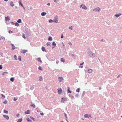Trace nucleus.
<instances>
[{
  "label": "nucleus",
  "mask_w": 122,
  "mask_h": 122,
  "mask_svg": "<svg viewBox=\"0 0 122 122\" xmlns=\"http://www.w3.org/2000/svg\"><path fill=\"white\" fill-rule=\"evenodd\" d=\"M89 56L92 57H94L95 56V55L94 53L91 51H89L88 53Z\"/></svg>",
  "instance_id": "obj_1"
},
{
  "label": "nucleus",
  "mask_w": 122,
  "mask_h": 122,
  "mask_svg": "<svg viewBox=\"0 0 122 122\" xmlns=\"http://www.w3.org/2000/svg\"><path fill=\"white\" fill-rule=\"evenodd\" d=\"M101 9L99 7H98L96 8L93 9V10L94 11H100Z\"/></svg>",
  "instance_id": "obj_2"
},
{
  "label": "nucleus",
  "mask_w": 122,
  "mask_h": 122,
  "mask_svg": "<svg viewBox=\"0 0 122 122\" xmlns=\"http://www.w3.org/2000/svg\"><path fill=\"white\" fill-rule=\"evenodd\" d=\"M67 100L66 98L65 97H62L61 99V101L62 102H64L65 101Z\"/></svg>",
  "instance_id": "obj_3"
},
{
  "label": "nucleus",
  "mask_w": 122,
  "mask_h": 122,
  "mask_svg": "<svg viewBox=\"0 0 122 122\" xmlns=\"http://www.w3.org/2000/svg\"><path fill=\"white\" fill-rule=\"evenodd\" d=\"M58 91L59 94H60L62 93V90L61 88H58Z\"/></svg>",
  "instance_id": "obj_4"
},
{
  "label": "nucleus",
  "mask_w": 122,
  "mask_h": 122,
  "mask_svg": "<svg viewBox=\"0 0 122 122\" xmlns=\"http://www.w3.org/2000/svg\"><path fill=\"white\" fill-rule=\"evenodd\" d=\"M122 14L121 13H120L119 14H116L115 15V16H116L117 18L120 15H121Z\"/></svg>",
  "instance_id": "obj_5"
},
{
  "label": "nucleus",
  "mask_w": 122,
  "mask_h": 122,
  "mask_svg": "<svg viewBox=\"0 0 122 122\" xmlns=\"http://www.w3.org/2000/svg\"><path fill=\"white\" fill-rule=\"evenodd\" d=\"M3 117L5 118V119L7 120H8L9 119V118L8 116L7 115H3Z\"/></svg>",
  "instance_id": "obj_6"
},
{
  "label": "nucleus",
  "mask_w": 122,
  "mask_h": 122,
  "mask_svg": "<svg viewBox=\"0 0 122 122\" xmlns=\"http://www.w3.org/2000/svg\"><path fill=\"white\" fill-rule=\"evenodd\" d=\"M58 80L59 82H61L63 80V78L62 77H58Z\"/></svg>",
  "instance_id": "obj_7"
},
{
  "label": "nucleus",
  "mask_w": 122,
  "mask_h": 122,
  "mask_svg": "<svg viewBox=\"0 0 122 122\" xmlns=\"http://www.w3.org/2000/svg\"><path fill=\"white\" fill-rule=\"evenodd\" d=\"M10 17L8 16L6 17L5 18V21H7L9 20H10Z\"/></svg>",
  "instance_id": "obj_8"
},
{
  "label": "nucleus",
  "mask_w": 122,
  "mask_h": 122,
  "mask_svg": "<svg viewBox=\"0 0 122 122\" xmlns=\"http://www.w3.org/2000/svg\"><path fill=\"white\" fill-rule=\"evenodd\" d=\"M41 50L43 51H45L46 52H47L46 51V50L45 47L44 46H42L41 48Z\"/></svg>",
  "instance_id": "obj_9"
},
{
  "label": "nucleus",
  "mask_w": 122,
  "mask_h": 122,
  "mask_svg": "<svg viewBox=\"0 0 122 122\" xmlns=\"http://www.w3.org/2000/svg\"><path fill=\"white\" fill-rule=\"evenodd\" d=\"M27 51V50H24L21 51V52L25 54Z\"/></svg>",
  "instance_id": "obj_10"
},
{
  "label": "nucleus",
  "mask_w": 122,
  "mask_h": 122,
  "mask_svg": "<svg viewBox=\"0 0 122 122\" xmlns=\"http://www.w3.org/2000/svg\"><path fill=\"white\" fill-rule=\"evenodd\" d=\"M53 20V22L56 23H57L58 22L57 19V18H56L55 17V20Z\"/></svg>",
  "instance_id": "obj_11"
},
{
  "label": "nucleus",
  "mask_w": 122,
  "mask_h": 122,
  "mask_svg": "<svg viewBox=\"0 0 122 122\" xmlns=\"http://www.w3.org/2000/svg\"><path fill=\"white\" fill-rule=\"evenodd\" d=\"M11 45L12 46V50H13L15 48V47L13 44H11Z\"/></svg>",
  "instance_id": "obj_12"
},
{
  "label": "nucleus",
  "mask_w": 122,
  "mask_h": 122,
  "mask_svg": "<svg viewBox=\"0 0 122 122\" xmlns=\"http://www.w3.org/2000/svg\"><path fill=\"white\" fill-rule=\"evenodd\" d=\"M82 8L84 10H86L87 9V7L85 5H83V6L82 7Z\"/></svg>",
  "instance_id": "obj_13"
},
{
  "label": "nucleus",
  "mask_w": 122,
  "mask_h": 122,
  "mask_svg": "<svg viewBox=\"0 0 122 122\" xmlns=\"http://www.w3.org/2000/svg\"><path fill=\"white\" fill-rule=\"evenodd\" d=\"M46 14V13L45 12H42L41 14V15L42 16H45Z\"/></svg>",
  "instance_id": "obj_14"
},
{
  "label": "nucleus",
  "mask_w": 122,
  "mask_h": 122,
  "mask_svg": "<svg viewBox=\"0 0 122 122\" xmlns=\"http://www.w3.org/2000/svg\"><path fill=\"white\" fill-rule=\"evenodd\" d=\"M25 113L27 114H29L30 113V110H27L25 112Z\"/></svg>",
  "instance_id": "obj_15"
},
{
  "label": "nucleus",
  "mask_w": 122,
  "mask_h": 122,
  "mask_svg": "<svg viewBox=\"0 0 122 122\" xmlns=\"http://www.w3.org/2000/svg\"><path fill=\"white\" fill-rule=\"evenodd\" d=\"M26 120L28 122H32V120L28 118H26Z\"/></svg>",
  "instance_id": "obj_16"
},
{
  "label": "nucleus",
  "mask_w": 122,
  "mask_h": 122,
  "mask_svg": "<svg viewBox=\"0 0 122 122\" xmlns=\"http://www.w3.org/2000/svg\"><path fill=\"white\" fill-rule=\"evenodd\" d=\"M10 5L12 7H13L14 5V4H13V2L12 1H11L10 2Z\"/></svg>",
  "instance_id": "obj_17"
},
{
  "label": "nucleus",
  "mask_w": 122,
  "mask_h": 122,
  "mask_svg": "<svg viewBox=\"0 0 122 122\" xmlns=\"http://www.w3.org/2000/svg\"><path fill=\"white\" fill-rule=\"evenodd\" d=\"M84 117L85 118H89V116L87 114H86L84 115Z\"/></svg>",
  "instance_id": "obj_18"
},
{
  "label": "nucleus",
  "mask_w": 122,
  "mask_h": 122,
  "mask_svg": "<svg viewBox=\"0 0 122 122\" xmlns=\"http://www.w3.org/2000/svg\"><path fill=\"white\" fill-rule=\"evenodd\" d=\"M52 37L51 36H49L48 39V40L49 41H51L52 40Z\"/></svg>",
  "instance_id": "obj_19"
},
{
  "label": "nucleus",
  "mask_w": 122,
  "mask_h": 122,
  "mask_svg": "<svg viewBox=\"0 0 122 122\" xmlns=\"http://www.w3.org/2000/svg\"><path fill=\"white\" fill-rule=\"evenodd\" d=\"M52 45L54 47H55L56 45L55 42H53L52 43Z\"/></svg>",
  "instance_id": "obj_20"
},
{
  "label": "nucleus",
  "mask_w": 122,
  "mask_h": 122,
  "mask_svg": "<svg viewBox=\"0 0 122 122\" xmlns=\"http://www.w3.org/2000/svg\"><path fill=\"white\" fill-rule=\"evenodd\" d=\"M37 60L39 61L41 63H42V61L41 60V59L40 58H39L37 59Z\"/></svg>",
  "instance_id": "obj_21"
},
{
  "label": "nucleus",
  "mask_w": 122,
  "mask_h": 122,
  "mask_svg": "<svg viewBox=\"0 0 122 122\" xmlns=\"http://www.w3.org/2000/svg\"><path fill=\"white\" fill-rule=\"evenodd\" d=\"M14 58L15 60H17L18 59L17 57L15 55H14Z\"/></svg>",
  "instance_id": "obj_22"
},
{
  "label": "nucleus",
  "mask_w": 122,
  "mask_h": 122,
  "mask_svg": "<svg viewBox=\"0 0 122 122\" xmlns=\"http://www.w3.org/2000/svg\"><path fill=\"white\" fill-rule=\"evenodd\" d=\"M19 5H20L22 7H23V5L21 3V1H19Z\"/></svg>",
  "instance_id": "obj_23"
},
{
  "label": "nucleus",
  "mask_w": 122,
  "mask_h": 122,
  "mask_svg": "<svg viewBox=\"0 0 122 122\" xmlns=\"http://www.w3.org/2000/svg\"><path fill=\"white\" fill-rule=\"evenodd\" d=\"M21 19H19L17 21V22L18 23H20L21 22Z\"/></svg>",
  "instance_id": "obj_24"
},
{
  "label": "nucleus",
  "mask_w": 122,
  "mask_h": 122,
  "mask_svg": "<svg viewBox=\"0 0 122 122\" xmlns=\"http://www.w3.org/2000/svg\"><path fill=\"white\" fill-rule=\"evenodd\" d=\"M3 112L4 113H5L6 114H8V111H7L6 110H4Z\"/></svg>",
  "instance_id": "obj_25"
},
{
  "label": "nucleus",
  "mask_w": 122,
  "mask_h": 122,
  "mask_svg": "<svg viewBox=\"0 0 122 122\" xmlns=\"http://www.w3.org/2000/svg\"><path fill=\"white\" fill-rule=\"evenodd\" d=\"M14 80V77L11 78L10 79V80L12 82H13Z\"/></svg>",
  "instance_id": "obj_26"
},
{
  "label": "nucleus",
  "mask_w": 122,
  "mask_h": 122,
  "mask_svg": "<svg viewBox=\"0 0 122 122\" xmlns=\"http://www.w3.org/2000/svg\"><path fill=\"white\" fill-rule=\"evenodd\" d=\"M22 118L19 119L18 120L17 122H21L22 121Z\"/></svg>",
  "instance_id": "obj_27"
},
{
  "label": "nucleus",
  "mask_w": 122,
  "mask_h": 122,
  "mask_svg": "<svg viewBox=\"0 0 122 122\" xmlns=\"http://www.w3.org/2000/svg\"><path fill=\"white\" fill-rule=\"evenodd\" d=\"M61 62H65V60L63 58H61Z\"/></svg>",
  "instance_id": "obj_28"
},
{
  "label": "nucleus",
  "mask_w": 122,
  "mask_h": 122,
  "mask_svg": "<svg viewBox=\"0 0 122 122\" xmlns=\"http://www.w3.org/2000/svg\"><path fill=\"white\" fill-rule=\"evenodd\" d=\"M30 118L31 119H32V120H33V121H35V119L33 118V117H32L31 116H30Z\"/></svg>",
  "instance_id": "obj_29"
},
{
  "label": "nucleus",
  "mask_w": 122,
  "mask_h": 122,
  "mask_svg": "<svg viewBox=\"0 0 122 122\" xmlns=\"http://www.w3.org/2000/svg\"><path fill=\"white\" fill-rule=\"evenodd\" d=\"M46 45L47 46H51L50 43V42H47L46 43Z\"/></svg>",
  "instance_id": "obj_30"
},
{
  "label": "nucleus",
  "mask_w": 122,
  "mask_h": 122,
  "mask_svg": "<svg viewBox=\"0 0 122 122\" xmlns=\"http://www.w3.org/2000/svg\"><path fill=\"white\" fill-rule=\"evenodd\" d=\"M68 93H71V91L70 90V88L69 87H68Z\"/></svg>",
  "instance_id": "obj_31"
},
{
  "label": "nucleus",
  "mask_w": 122,
  "mask_h": 122,
  "mask_svg": "<svg viewBox=\"0 0 122 122\" xmlns=\"http://www.w3.org/2000/svg\"><path fill=\"white\" fill-rule=\"evenodd\" d=\"M30 106L34 108H35L36 107V106L34 104H31L30 105Z\"/></svg>",
  "instance_id": "obj_32"
},
{
  "label": "nucleus",
  "mask_w": 122,
  "mask_h": 122,
  "mask_svg": "<svg viewBox=\"0 0 122 122\" xmlns=\"http://www.w3.org/2000/svg\"><path fill=\"white\" fill-rule=\"evenodd\" d=\"M15 26H19V24L18 23V22H16L15 23Z\"/></svg>",
  "instance_id": "obj_33"
},
{
  "label": "nucleus",
  "mask_w": 122,
  "mask_h": 122,
  "mask_svg": "<svg viewBox=\"0 0 122 122\" xmlns=\"http://www.w3.org/2000/svg\"><path fill=\"white\" fill-rule=\"evenodd\" d=\"M80 89L79 88H78L77 90H76V92H80Z\"/></svg>",
  "instance_id": "obj_34"
},
{
  "label": "nucleus",
  "mask_w": 122,
  "mask_h": 122,
  "mask_svg": "<svg viewBox=\"0 0 122 122\" xmlns=\"http://www.w3.org/2000/svg\"><path fill=\"white\" fill-rule=\"evenodd\" d=\"M88 72L89 73H90L92 72V69H89L88 70Z\"/></svg>",
  "instance_id": "obj_35"
},
{
  "label": "nucleus",
  "mask_w": 122,
  "mask_h": 122,
  "mask_svg": "<svg viewBox=\"0 0 122 122\" xmlns=\"http://www.w3.org/2000/svg\"><path fill=\"white\" fill-rule=\"evenodd\" d=\"M85 93H86L85 91H84L83 92L82 94V96L83 97L84 95L85 94Z\"/></svg>",
  "instance_id": "obj_36"
},
{
  "label": "nucleus",
  "mask_w": 122,
  "mask_h": 122,
  "mask_svg": "<svg viewBox=\"0 0 122 122\" xmlns=\"http://www.w3.org/2000/svg\"><path fill=\"white\" fill-rule=\"evenodd\" d=\"M49 23H52V22H53V20H52L51 19H50L49 20Z\"/></svg>",
  "instance_id": "obj_37"
},
{
  "label": "nucleus",
  "mask_w": 122,
  "mask_h": 122,
  "mask_svg": "<svg viewBox=\"0 0 122 122\" xmlns=\"http://www.w3.org/2000/svg\"><path fill=\"white\" fill-rule=\"evenodd\" d=\"M18 59L20 61H21V57L20 56H19L18 58Z\"/></svg>",
  "instance_id": "obj_38"
},
{
  "label": "nucleus",
  "mask_w": 122,
  "mask_h": 122,
  "mask_svg": "<svg viewBox=\"0 0 122 122\" xmlns=\"http://www.w3.org/2000/svg\"><path fill=\"white\" fill-rule=\"evenodd\" d=\"M38 69H39V70H41V71L42 70L41 67L40 66H39Z\"/></svg>",
  "instance_id": "obj_39"
},
{
  "label": "nucleus",
  "mask_w": 122,
  "mask_h": 122,
  "mask_svg": "<svg viewBox=\"0 0 122 122\" xmlns=\"http://www.w3.org/2000/svg\"><path fill=\"white\" fill-rule=\"evenodd\" d=\"M7 102L6 100H5L4 102H3L5 104H6Z\"/></svg>",
  "instance_id": "obj_40"
},
{
  "label": "nucleus",
  "mask_w": 122,
  "mask_h": 122,
  "mask_svg": "<svg viewBox=\"0 0 122 122\" xmlns=\"http://www.w3.org/2000/svg\"><path fill=\"white\" fill-rule=\"evenodd\" d=\"M8 32L10 34H11L13 32L12 31H11L10 30H9V31H8Z\"/></svg>",
  "instance_id": "obj_41"
},
{
  "label": "nucleus",
  "mask_w": 122,
  "mask_h": 122,
  "mask_svg": "<svg viewBox=\"0 0 122 122\" xmlns=\"http://www.w3.org/2000/svg\"><path fill=\"white\" fill-rule=\"evenodd\" d=\"M22 36L23 38H24V39L25 38V34H23V35H22Z\"/></svg>",
  "instance_id": "obj_42"
},
{
  "label": "nucleus",
  "mask_w": 122,
  "mask_h": 122,
  "mask_svg": "<svg viewBox=\"0 0 122 122\" xmlns=\"http://www.w3.org/2000/svg\"><path fill=\"white\" fill-rule=\"evenodd\" d=\"M64 114L65 116V117L66 118H67V115L66 114V113H64Z\"/></svg>",
  "instance_id": "obj_43"
},
{
  "label": "nucleus",
  "mask_w": 122,
  "mask_h": 122,
  "mask_svg": "<svg viewBox=\"0 0 122 122\" xmlns=\"http://www.w3.org/2000/svg\"><path fill=\"white\" fill-rule=\"evenodd\" d=\"M42 80V77L40 76L39 78V80L40 81H41Z\"/></svg>",
  "instance_id": "obj_44"
},
{
  "label": "nucleus",
  "mask_w": 122,
  "mask_h": 122,
  "mask_svg": "<svg viewBox=\"0 0 122 122\" xmlns=\"http://www.w3.org/2000/svg\"><path fill=\"white\" fill-rule=\"evenodd\" d=\"M5 73L7 74L8 72H4L3 73H2V74L3 75H5Z\"/></svg>",
  "instance_id": "obj_45"
},
{
  "label": "nucleus",
  "mask_w": 122,
  "mask_h": 122,
  "mask_svg": "<svg viewBox=\"0 0 122 122\" xmlns=\"http://www.w3.org/2000/svg\"><path fill=\"white\" fill-rule=\"evenodd\" d=\"M1 96L3 98H5V96L4 95H3V94H1Z\"/></svg>",
  "instance_id": "obj_46"
},
{
  "label": "nucleus",
  "mask_w": 122,
  "mask_h": 122,
  "mask_svg": "<svg viewBox=\"0 0 122 122\" xmlns=\"http://www.w3.org/2000/svg\"><path fill=\"white\" fill-rule=\"evenodd\" d=\"M120 76H122V75L121 74H119L118 76L117 77V78H118Z\"/></svg>",
  "instance_id": "obj_47"
},
{
  "label": "nucleus",
  "mask_w": 122,
  "mask_h": 122,
  "mask_svg": "<svg viewBox=\"0 0 122 122\" xmlns=\"http://www.w3.org/2000/svg\"><path fill=\"white\" fill-rule=\"evenodd\" d=\"M69 28L71 30H73L72 26L69 27Z\"/></svg>",
  "instance_id": "obj_48"
},
{
  "label": "nucleus",
  "mask_w": 122,
  "mask_h": 122,
  "mask_svg": "<svg viewBox=\"0 0 122 122\" xmlns=\"http://www.w3.org/2000/svg\"><path fill=\"white\" fill-rule=\"evenodd\" d=\"M1 38H2L3 41H5V38L3 37H1Z\"/></svg>",
  "instance_id": "obj_49"
},
{
  "label": "nucleus",
  "mask_w": 122,
  "mask_h": 122,
  "mask_svg": "<svg viewBox=\"0 0 122 122\" xmlns=\"http://www.w3.org/2000/svg\"><path fill=\"white\" fill-rule=\"evenodd\" d=\"M10 23L12 25H14L15 24V23L12 22H10Z\"/></svg>",
  "instance_id": "obj_50"
},
{
  "label": "nucleus",
  "mask_w": 122,
  "mask_h": 122,
  "mask_svg": "<svg viewBox=\"0 0 122 122\" xmlns=\"http://www.w3.org/2000/svg\"><path fill=\"white\" fill-rule=\"evenodd\" d=\"M13 100L14 101H16L17 100V99L15 98V97H14Z\"/></svg>",
  "instance_id": "obj_51"
},
{
  "label": "nucleus",
  "mask_w": 122,
  "mask_h": 122,
  "mask_svg": "<svg viewBox=\"0 0 122 122\" xmlns=\"http://www.w3.org/2000/svg\"><path fill=\"white\" fill-rule=\"evenodd\" d=\"M2 65H0V69H2Z\"/></svg>",
  "instance_id": "obj_52"
},
{
  "label": "nucleus",
  "mask_w": 122,
  "mask_h": 122,
  "mask_svg": "<svg viewBox=\"0 0 122 122\" xmlns=\"http://www.w3.org/2000/svg\"><path fill=\"white\" fill-rule=\"evenodd\" d=\"M63 34H61V38H63Z\"/></svg>",
  "instance_id": "obj_53"
},
{
  "label": "nucleus",
  "mask_w": 122,
  "mask_h": 122,
  "mask_svg": "<svg viewBox=\"0 0 122 122\" xmlns=\"http://www.w3.org/2000/svg\"><path fill=\"white\" fill-rule=\"evenodd\" d=\"M75 97H78L79 96V95H78V94H76L75 95Z\"/></svg>",
  "instance_id": "obj_54"
},
{
  "label": "nucleus",
  "mask_w": 122,
  "mask_h": 122,
  "mask_svg": "<svg viewBox=\"0 0 122 122\" xmlns=\"http://www.w3.org/2000/svg\"><path fill=\"white\" fill-rule=\"evenodd\" d=\"M83 5L84 4H82V5H81L80 6V8L82 7V6H83Z\"/></svg>",
  "instance_id": "obj_55"
},
{
  "label": "nucleus",
  "mask_w": 122,
  "mask_h": 122,
  "mask_svg": "<svg viewBox=\"0 0 122 122\" xmlns=\"http://www.w3.org/2000/svg\"><path fill=\"white\" fill-rule=\"evenodd\" d=\"M47 5H48V6H49L50 5V3H48L47 4Z\"/></svg>",
  "instance_id": "obj_56"
},
{
  "label": "nucleus",
  "mask_w": 122,
  "mask_h": 122,
  "mask_svg": "<svg viewBox=\"0 0 122 122\" xmlns=\"http://www.w3.org/2000/svg\"><path fill=\"white\" fill-rule=\"evenodd\" d=\"M68 44L70 45H72V44L71 42H69Z\"/></svg>",
  "instance_id": "obj_57"
},
{
  "label": "nucleus",
  "mask_w": 122,
  "mask_h": 122,
  "mask_svg": "<svg viewBox=\"0 0 122 122\" xmlns=\"http://www.w3.org/2000/svg\"><path fill=\"white\" fill-rule=\"evenodd\" d=\"M19 115H20L19 114H17L16 115V116L17 117H19Z\"/></svg>",
  "instance_id": "obj_58"
},
{
  "label": "nucleus",
  "mask_w": 122,
  "mask_h": 122,
  "mask_svg": "<svg viewBox=\"0 0 122 122\" xmlns=\"http://www.w3.org/2000/svg\"><path fill=\"white\" fill-rule=\"evenodd\" d=\"M33 88H34V87H31L30 88V89H31V90H32L33 89Z\"/></svg>",
  "instance_id": "obj_59"
},
{
  "label": "nucleus",
  "mask_w": 122,
  "mask_h": 122,
  "mask_svg": "<svg viewBox=\"0 0 122 122\" xmlns=\"http://www.w3.org/2000/svg\"><path fill=\"white\" fill-rule=\"evenodd\" d=\"M84 62H82V63H81L80 64V65H82L83 64H84Z\"/></svg>",
  "instance_id": "obj_60"
},
{
  "label": "nucleus",
  "mask_w": 122,
  "mask_h": 122,
  "mask_svg": "<svg viewBox=\"0 0 122 122\" xmlns=\"http://www.w3.org/2000/svg\"><path fill=\"white\" fill-rule=\"evenodd\" d=\"M40 114L41 115H44V114L43 113H40Z\"/></svg>",
  "instance_id": "obj_61"
},
{
  "label": "nucleus",
  "mask_w": 122,
  "mask_h": 122,
  "mask_svg": "<svg viewBox=\"0 0 122 122\" xmlns=\"http://www.w3.org/2000/svg\"><path fill=\"white\" fill-rule=\"evenodd\" d=\"M54 1L55 2H57V0H54Z\"/></svg>",
  "instance_id": "obj_62"
},
{
  "label": "nucleus",
  "mask_w": 122,
  "mask_h": 122,
  "mask_svg": "<svg viewBox=\"0 0 122 122\" xmlns=\"http://www.w3.org/2000/svg\"><path fill=\"white\" fill-rule=\"evenodd\" d=\"M89 117H90L91 118H92V117L91 116V115L90 114V115H89Z\"/></svg>",
  "instance_id": "obj_63"
},
{
  "label": "nucleus",
  "mask_w": 122,
  "mask_h": 122,
  "mask_svg": "<svg viewBox=\"0 0 122 122\" xmlns=\"http://www.w3.org/2000/svg\"><path fill=\"white\" fill-rule=\"evenodd\" d=\"M101 89V87H99V90H100Z\"/></svg>",
  "instance_id": "obj_64"
}]
</instances>
